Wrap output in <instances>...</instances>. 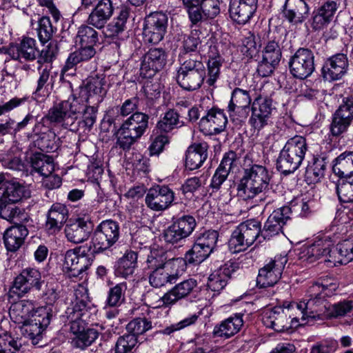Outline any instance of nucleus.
<instances>
[{"instance_id": "obj_3", "label": "nucleus", "mask_w": 353, "mask_h": 353, "mask_svg": "<svg viewBox=\"0 0 353 353\" xmlns=\"http://www.w3.org/2000/svg\"><path fill=\"white\" fill-rule=\"evenodd\" d=\"M271 176L263 165L253 164L243 168V174L237 185V194L244 200L251 199L270 189Z\"/></svg>"}, {"instance_id": "obj_51", "label": "nucleus", "mask_w": 353, "mask_h": 353, "mask_svg": "<svg viewBox=\"0 0 353 353\" xmlns=\"http://www.w3.org/2000/svg\"><path fill=\"white\" fill-rule=\"evenodd\" d=\"M182 1L192 25H196L199 22L207 20L203 13L199 0H182Z\"/></svg>"}, {"instance_id": "obj_43", "label": "nucleus", "mask_w": 353, "mask_h": 353, "mask_svg": "<svg viewBox=\"0 0 353 353\" xmlns=\"http://www.w3.org/2000/svg\"><path fill=\"white\" fill-rule=\"evenodd\" d=\"M137 267V253L130 250L119 259L115 265V274L117 276L128 278L132 275Z\"/></svg>"}, {"instance_id": "obj_40", "label": "nucleus", "mask_w": 353, "mask_h": 353, "mask_svg": "<svg viewBox=\"0 0 353 353\" xmlns=\"http://www.w3.org/2000/svg\"><path fill=\"white\" fill-rule=\"evenodd\" d=\"M332 170L341 179L353 175V151H345L336 157Z\"/></svg>"}, {"instance_id": "obj_50", "label": "nucleus", "mask_w": 353, "mask_h": 353, "mask_svg": "<svg viewBox=\"0 0 353 353\" xmlns=\"http://www.w3.org/2000/svg\"><path fill=\"white\" fill-rule=\"evenodd\" d=\"M201 32L198 30H193L189 35H185L182 41L181 52L179 56V59L181 57H193L189 55L190 52H194L197 50L198 46L201 43L199 37ZM194 57H196L195 55Z\"/></svg>"}, {"instance_id": "obj_14", "label": "nucleus", "mask_w": 353, "mask_h": 353, "mask_svg": "<svg viewBox=\"0 0 353 353\" xmlns=\"http://www.w3.org/2000/svg\"><path fill=\"white\" fill-rule=\"evenodd\" d=\"M196 225V220L192 216L183 215L164 230L163 239L166 243L172 245L181 243L192 233Z\"/></svg>"}, {"instance_id": "obj_41", "label": "nucleus", "mask_w": 353, "mask_h": 353, "mask_svg": "<svg viewBox=\"0 0 353 353\" xmlns=\"http://www.w3.org/2000/svg\"><path fill=\"white\" fill-rule=\"evenodd\" d=\"M181 261L182 259L180 258L168 259L166 252L163 250H152L148 256L146 263L148 269L152 271L163 268L166 265H168L169 267H176Z\"/></svg>"}, {"instance_id": "obj_49", "label": "nucleus", "mask_w": 353, "mask_h": 353, "mask_svg": "<svg viewBox=\"0 0 353 353\" xmlns=\"http://www.w3.org/2000/svg\"><path fill=\"white\" fill-rule=\"evenodd\" d=\"M278 212H272L268 217L264 224L263 229L261 230V237L263 239L278 234L282 232L283 226L285 224L283 221L280 220Z\"/></svg>"}, {"instance_id": "obj_7", "label": "nucleus", "mask_w": 353, "mask_h": 353, "mask_svg": "<svg viewBox=\"0 0 353 353\" xmlns=\"http://www.w3.org/2000/svg\"><path fill=\"white\" fill-rule=\"evenodd\" d=\"M120 236V226L112 219L101 221L94 229L91 241L88 243L97 254L113 246Z\"/></svg>"}, {"instance_id": "obj_37", "label": "nucleus", "mask_w": 353, "mask_h": 353, "mask_svg": "<svg viewBox=\"0 0 353 353\" xmlns=\"http://www.w3.org/2000/svg\"><path fill=\"white\" fill-rule=\"evenodd\" d=\"M24 194L25 187L19 183L2 181L0 185V203H18Z\"/></svg>"}, {"instance_id": "obj_19", "label": "nucleus", "mask_w": 353, "mask_h": 353, "mask_svg": "<svg viewBox=\"0 0 353 353\" xmlns=\"http://www.w3.org/2000/svg\"><path fill=\"white\" fill-rule=\"evenodd\" d=\"M349 59L346 54L336 53L327 58L321 68L323 78L328 81L342 79L349 70Z\"/></svg>"}, {"instance_id": "obj_16", "label": "nucleus", "mask_w": 353, "mask_h": 353, "mask_svg": "<svg viewBox=\"0 0 353 353\" xmlns=\"http://www.w3.org/2000/svg\"><path fill=\"white\" fill-rule=\"evenodd\" d=\"M342 0H325L312 14L309 22L313 30H321L327 27L334 19L341 8Z\"/></svg>"}, {"instance_id": "obj_13", "label": "nucleus", "mask_w": 353, "mask_h": 353, "mask_svg": "<svg viewBox=\"0 0 353 353\" xmlns=\"http://www.w3.org/2000/svg\"><path fill=\"white\" fill-rule=\"evenodd\" d=\"M168 18L162 12H154L144 19L143 35L145 40L157 44L163 40L168 28Z\"/></svg>"}, {"instance_id": "obj_6", "label": "nucleus", "mask_w": 353, "mask_h": 353, "mask_svg": "<svg viewBox=\"0 0 353 353\" xmlns=\"http://www.w3.org/2000/svg\"><path fill=\"white\" fill-rule=\"evenodd\" d=\"M148 114L138 111L133 113L117 130V145L125 151L129 150L145 133L148 128Z\"/></svg>"}, {"instance_id": "obj_24", "label": "nucleus", "mask_w": 353, "mask_h": 353, "mask_svg": "<svg viewBox=\"0 0 353 353\" xmlns=\"http://www.w3.org/2000/svg\"><path fill=\"white\" fill-rule=\"evenodd\" d=\"M114 10L112 0H99L89 13L86 23L97 29H102L112 17Z\"/></svg>"}, {"instance_id": "obj_12", "label": "nucleus", "mask_w": 353, "mask_h": 353, "mask_svg": "<svg viewBox=\"0 0 353 353\" xmlns=\"http://www.w3.org/2000/svg\"><path fill=\"white\" fill-rule=\"evenodd\" d=\"M56 312L52 307H41L38 308L32 315V319L23 323L24 330L32 343L38 344L42 338V332L50 325Z\"/></svg>"}, {"instance_id": "obj_48", "label": "nucleus", "mask_w": 353, "mask_h": 353, "mask_svg": "<svg viewBox=\"0 0 353 353\" xmlns=\"http://www.w3.org/2000/svg\"><path fill=\"white\" fill-rule=\"evenodd\" d=\"M129 10L127 8H122L117 18L110 23L105 30L108 37H118L126 28V22L129 17Z\"/></svg>"}, {"instance_id": "obj_4", "label": "nucleus", "mask_w": 353, "mask_h": 353, "mask_svg": "<svg viewBox=\"0 0 353 353\" xmlns=\"http://www.w3.org/2000/svg\"><path fill=\"white\" fill-rule=\"evenodd\" d=\"M77 37L80 48L69 54L61 70L62 74L68 73L72 70L75 71L77 65L88 61L96 54L95 46L99 43V33L93 26L88 23L81 26Z\"/></svg>"}, {"instance_id": "obj_29", "label": "nucleus", "mask_w": 353, "mask_h": 353, "mask_svg": "<svg viewBox=\"0 0 353 353\" xmlns=\"http://www.w3.org/2000/svg\"><path fill=\"white\" fill-rule=\"evenodd\" d=\"M290 305L288 307L276 306L270 310L265 312L263 316V322L267 327H271L276 332H282L288 330L290 325Z\"/></svg>"}, {"instance_id": "obj_47", "label": "nucleus", "mask_w": 353, "mask_h": 353, "mask_svg": "<svg viewBox=\"0 0 353 353\" xmlns=\"http://www.w3.org/2000/svg\"><path fill=\"white\" fill-rule=\"evenodd\" d=\"M252 99L249 91L236 88L231 94L230 101L228 104V111L234 112L236 108L245 110L250 108Z\"/></svg>"}, {"instance_id": "obj_17", "label": "nucleus", "mask_w": 353, "mask_h": 353, "mask_svg": "<svg viewBox=\"0 0 353 353\" xmlns=\"http://www.w3.org/2000/svg\"><path fill=\"white\" fill-rule=\"evenodd\" d=\"M250 108L252 114L249 124L259 132L268 124L274 109L272 100L267 96L259 95L253 100Z\"/></svg>"}, {"instance_id": "obj_55", "label": "nucleus", "mask_w": 353, "mask_h": 353, "mask_svg": "<svg viewBox=\"0 0 353 353\" xmlns=\"http://www.w3.org/2000/svg\"><path fill=\"white\" fill-rule=\"evenodd\" d=\"M137 343V338L134 335L124 334L118 338L111 353H134Z\"/></svg>"}, {"instance_id": "obj_36", "label": "nucleus", "mask_w": 353, "mask_h": 353, "mask_svg": "<svg viewBox=\"0 0 353 353\" xmlns=\"http://www.w3.org/2000/svg\"><path fill=\"white\" fill-rule=\"evenodd\" d=\"M175 267H169L166 265L163 268L150 271L149 283L156 288L165 286L167 283H174L178 279V270Z\"/></svg>"}, {"instance_id": "obj_54", "label": "nucleus", "mask_w": 353, "mask_h": 353, "mask_svg": "<svg viewBox=\"0 0 353 353\" xmlns=\"http://www.w3.org/2000/svg\"><path fill=\"white\" fill-rule=\"evenodd\" d=\"M325 170V159L323 158L315 159L312 164L307 167L305 176L311 183H316L324 176Z\"/></svg>"}, {"instance_id": "obj_10", "label": "nucleus", "mask_w": 353, "mask_h": 353, "mask_svg": "<svg viewBox=\"0 0 353 353\" xmlns=\"http://www.w3.org/2000/svg\"><path fill=\"white\" fill-rule=\"evenodd\" d=\"M219 233L216 230H207L199 234L190 250L185 254L183 261L188 264H199L213 252L217 240Z\"/></svg>"}, {"instance_id": "obj_59", "label": "nucleus", "mask_w": 353, "mask_h": 353, "mask_svg": "<svg viewBox=\"0 0 353 353\" xmlns=\"http://www.w3.org/2000/svg\"><path fill=\"white\" fill-rule=\"evenodd\" d=\"M152 327V321L145 317H138L130 321L127 326L126 330L129 332L128 334L137 336L142 334Z\"/></svg>"}, {"instance_id": "obj_21", "label": "nucleus", "mask_w": 353, "mask_h": 353, "mask_svg": "<svg viewBox=\"0 0 353 353\" xmlns=\"http://www.w3.org/2000/svg\"><path fill=\"white\" fill-rule=\"evenodd\" d=\"M167 62V54L161 48L150 49L142 57L141 75L144 78H151L161 70Z\"/></svg>"}, {"instance_id": "obj_15", "label": "nucleus", "mask_w": 353, "mask_h": 353, "mask_svg": "<svg viewBox=\"0 0 353 353\" xmlns=\"http://www.w3.org/2000/svg\"><path fill=\"white\" fill-rule=\"evenodd\" d=\"M291 74L296 78L305 79L315 69L314 52L305 48H300L291 57L289 62Z\"/></svg>"}, {"instance_id": "obj_58", "label": "nucleus", "mask_w": 353, "mask_h": 353, "mask_svg": "<svg viewBox=\"0 0 353 353\" xmlns=\"http://www.w3.org/2000/svg\"><path fill=\"white\" fill-rule=\"evenodd\" d=\"M285 145L289 148L290 152L294 153L297 157H301L303 162L307 151V143L305 137L296 135L288 139Z\"/></svg>"}, {"instance_id": "obj_26", "label": "nucleus", "mask_w": 353, "mask_h": 353, "mask_svg": "<svg viewBox=\"0 0 353 353\" xmlns=\"http://www.w3.org/2000/svg\"><path fill=\"white\" fill-rule=\"evenodd\" d=\"M258 0H231L230 16L239 24L244 25L253 17L257 8Z\"/></svg>"}, {"instance_id": "obj_22", "label": "nucleus", "mask_w": 353, "mask_h": 353, "mask_svg": "<svg viewBox=\"0 0 353 353\" xmlns=\"http://www.w3.org/2000/svg\"><path fill=\"white\" fill-rule=\"evenodd\" d=\"M92 231V222L89 217L77 218L65 228L68 241L77 244L88 240Z\"/></svg>"}, {"instance_id": "obj_11", "label": "nucleus", "mask_w": 353, "mask_h": 353, "mask_svg": "<svg viewBox=\"0 0 353 353\" xmlns=\"http://www.w3.org/2000/svg\"><path fill=\"white\" fill-rule=\"evenodd\" d=\"M43 283L39 270L27 268L14 279L10 292L22 297L33 288L40 291Z\"/></svg>"}, {"instance_id": "obj_33", "label": "nucleus", "mask_w": 353, "mask_h": 353, "mask_svg": "<svg viewBox=\"0 0 353 353\" xmlns=\"http://www.w3.org/2000/svg\"><path fill=\"white\" fill-rule=\"evenodd\" d=\"M68 218V210L63 204L54 203L48 212L46 229L50 234L56 233L61 229Z\"/></svg>"}, {"instance_id": "obj_53", "label": "nucleus", "mask_w": 353, "mask_h": 353, "mask_svg": "<svg viewBox=\"0 0 353 353\" xmlns=\"http://www.w3.org/2000/svg\"><path fill=\"white\" fill-rule=\"evenodd\" d=\"M127 290V283L122 282L110 288L106 304L110 307H118L125 301V292Z\"/></svg>"}, {"instance_id": "obj_38", "label": "nucleus", "mask_w": 353, "mask_h": 353, "mask_svg": "<svg viewBox=\"0 0 353 353\" xmlns=\"http://www.w3.org/2000/svg\"><path fill=\"white\" fill-rule=\"evenodd\" d=\"M301 157H297L294 153L290 152L285 145L279 153L276 161V168L285 175H288L296 170L301 165Z\"/></svg>"}, {"instance_id": "obj_39", "label": "nucleus", "mask_w": 353, "mask_h": 353, "mask_svg": "<svg viewBox=\"0 0 353 353\" xmlns=\"http://www.w3.org/2000/svg\"><path fill=\"white\" fill-rule=\"evenodd\" d=\"M105 85V78L103 75L90 77L85 86L88 94L86 102L90 103V99L95 97L96 104L101 103L107 92Z\"/></svg>"}, {"instance_id": "obj_20", "label": "nucleus", "mask_w": 353, "mask_h": 353, "mask_svg": "<svg viewBox=\"0 0 353 353\" xmlns=\"http://www.w3.org/2000/svg\"><path fill=\"white\" fill-rule=\"evenodd\" d=\"M174 198V192L168 186L157 185L148 190L145 201L150 209L159 212L168 209Z\"/></svg>"}, {"instance_id": "obj_8", "label": "nucleus", "mask_w": 353, "mask_h": 353, "mask_svg": "<svg viewBox=\"0 0 353 353\" xmlns=\"http://www.w3.org/2000/svg\"><path fill=\"white\" fill-rule=\"evenodd\" d=\"M261 236V223L254 219L248 220L239 225L233 231L229 247L233 252L245 250Z\"/></svg>"}, {"instance_id": "obj_64", "label": "nucleus", "mask_w": 353, "mask_h": 353, "mask_svg": "<svg viewBox=\"0 0 353 353\" xmlns=\"http://www.w3.org/2000/svg\"><path fill=\"white\" fill-rule=\"evenodd\" d=\"M52 22L48 17H43L39 21L38 37L42 43L49 41L54 32Z\"/></svg>"}, {"instance_id": "obj_46", "label": "nucleus", "mask_w": 353, "mask_h": 353, "mask_svg": "<svg viewBox=\"0 0 353 353\" xmlns=\"http://www.w3.org/2000/svg\"><path fill=\"white\" fill-rule=\"evenodd\" d=\"M185 125L179 114L174 109H170L157 122L156 128L161 133H168Z\"/></svg>"}, {"instance_id": "obj_42", "label": "nucleus", "mask_w": 353, "mask_h": 353, "mask_svg": "<svg viewBox=\"0 0 353 353\" xmlns=\"http://www.w3.org/2000/svg\"><path fill=\"white\" fill-rule=\"evenodd\" d=\"M36 41L30 37H25L13 50L12 59L23 61H32L37 57Z\"/></svg>"}, {"instance_id": "obj_44", "label": "nucleus", "mask_w": 353, "mask_h": 353, "mask_svg": "<svg viewBox=\"0 0 353 353\" xmlns=\"http://www.w3.org/2000/svg\"><path fill=\"white\" fill-rule=\"evenodd\" d=\"M33 310L34 305L31 301L21 300L11 305L9 314L15 323L23 324L28 321Z\"/></svg>"}, {"instance_id": "obj_23", "label": "nucleus", "mask_w": 353, "mask_h": 353, "mask_svg": "<svg viewBox=\"0 0 353 353\" xmlns=\"http://www.w3.org/2000/svg\"><path fill=\"white\" fill-rule=\"evenodd\" d=\"M310 10L305 0H285L282 14L290 23L296 26L303 23L308 18Z\"/></svg>"}, {"instance_id": "obj_63", "label": "nucleus", "mask_w": 353, "mask_h": 353, "mask_svg": "<svg viewBox=\"0 0 353 353\" xmlns=\"http://www.w3.org/2000/svg\"><path fill=\"white\" fill-rule=\"evenodd\" d=\"M17 203H0V217L12 222L19 221L23 216V210L16 205Z\"/></svg>"}, {"instance_id": "obj_34", "label": "nucleus", "mask_w": 353, "mask_h": 353, "mask_svg": "<svg viewBox=\"0 0 353 353\" xmlns=\"http://www.w3.org/2000/svg\"><path fill=\"white\" fill-rule=\"evenodd\" d=\"M28 230L23 225L17 224L9 228L4 233L3 241L10 252L17 251L24 243Z\"/></svg>"}, {"instance_id": "obj_28", "label": "nucleus", "mask_w": 353, "mask_h": 353, "mask_svg": "<svg viewBox=\"0 0 353 353\" xmlns=\"http://www.w3.org/2000/svg\"><path fill=\"white\" fill-rule=\"evenodd\" d=\"M238 268L239 265L236 263L228 261L210 275L208 288L212 292L219 293L226 286L232 274Z\"/></svg>"}, {"instance_id": "obj_62", "label": "nucleus", "mask_w": 353, "mask_h": 353, "mask_svg": "<svg viewBox=\"0 0 353 353\" xmlns=\"http://www.w3.org/2000/svg\"><path fill=\"white\" fill-rule=\"evenodd\" d=\"M21 347L22 343L18 338L14 339L8 333L0 335V353H19Z\"/></svg>"}, {"instance_id": "obj_60", "label": "nucleus", "mask_w": 353, "mask_h": 353, "mask_svg": "<svg viewBox=\"0 0 353 353\" xmlns=\"http://www.w3.org/2000/svg\"><path fill=\"white\" fill-rule=\"evenodd\" d=\"M56 134L52 130H48L46 132L41 133L37 140L38 147L42 151L52 152L56 151L59 145L57 143Z\"/></svg>"}, {"instance_id": "obj_2", "label": "nucleus", "mask_w": 353, "mask_h": 353, "mask_svg": "<svg viewBox=\"0 0 353 353\" xmlns=\"http://www.w3.org/2000/svg\"><path fill=\"white\" fill-rule=\"evenodd\" d=\"M330 240L319 239L310 245L303 247L299 258L308 263H313L328 255L325 261L340 264H347L353 260V236L338 243L334 250L330 249Z\"/></svg>"}, {"instance_id": "obj_52", "label": "nucleus", "mask_w": 353, "mask_h": 353, "mask_svg": "<svg viewBox=\"0 0 353 353\" xmlns=\"http://www.w3.org/2000/svg\"><path fill=\"white\" fill-rule=\"evenodd\" d=\"M336 189L340 201L353 202V174L339 180Z\"/></svg>"}, {"instance_id": "obj_35", "label": "nucleus", "mask_w": 353, "mask_h": 353, "mask_svg": "<svg viewBox=\"0 0 353 353\" xmlns=\"http://www.w3.org/2000/svg\"><path fill=\"white\" fill-rule=\"evenodd\" d=\"M208 158L207 143H194L188 147L185 155V167L190 170L199 168Z\"/></svg>"}, {"instance_id": "obj_5", "label": "nucleus", "mask_w": 353, "mask_h": 353, "mask_svg": "<svg viewBox=\"0 0 353 353\" xmlns=\"http://www.w3.org/2000/svg\"><path fill=\"white\" fill-rule=\"evenodd\" d=\"M176 81L183 90L193 91L200 88L206 77L205 66L200 57H184L179 59Z\"/></svg>"}, {"instance_id": "obj_9", "label": "nucleus", "mask_w": 353, "mask_h": 353, "mask_svg": "<svg viewBox=\"0 0 353 353\" xmlns=\"http://www.w3.org/2000/svg\"><path fill=\"white\" fill-rule=\"evenodd\" d=\"M96 253L88 243L73 250L66 251L64 257L63 268L71 277L83 276V274L91 266Z\"/></svg>"}, {"instance_id": "obj_45", "label": "nucleus", "mask_w": 353, "mask_h": 353, "mask_svg": "<svg viewBox=\"0 0 353 353\" xmlns=\"http://www.w3.org/2000/svg\"><path fill=\"white\" fill-rule=\"evenodd\" d=\"M32 169L41 176H48L54 170V160L52 157L41 152L34 153L30 158Z\"/></svg>"}, {"instance_id": "obj_27", "label": "nucleus", "mask_w": 353, "mask_h": 353, "mask_svg": "<svg viewBox=\"0 0 353 353\" xmlns=\"http://www.w3.org/2000/svg\"><path fill=\"white\" fill-rule=\"evenodd\" d=\"M76 301L73 305L68 307L65 311L68 320L72 323L71 330L74 329L78 321L81 320L85 314L90 303L86 289H78L75 292Z\"/></svg>"}, {"instance_id": "obj_61", "label": "nucleus", "mask_w": 353, "mask_h": 353, "mask_svg": "<svg viewBox=\"0 0 353 353\" xmlns=\"http://www.w3.org/2000/svg\"><path fill=\"white\" fill-rule=\"evenodd\" d=\"M353 310V301H343L339 303L329 305L327 317L336 319L344 316Z\"/></svg>"}, {"instance_id": "obj_56", "label": "nucleus", "mask_w": 353, "mask_h": 353, "mask_svg": "<svg viewBox=\"0 0 353 353\" xmlns=\"http://www.w3.org/2000/svg\"><path fill=\"white\" fill-rule=\"evenodd\" d=\"M72 332L76 334V337L73 339L74 346L81 349H85L90 345L99 336V333L94 329H88L83 331Z\"/></svg>"}, {"instance_id": "obj_31", "label": "nucleus", "mask_w": 353, "mask_h": 353, "mask_svg": "<svg viewBox=\"0 0 353 353\" xmlns=\"http://www.w3.org/2000/svg\"><path fill=\"white\" fill-rule=\"evenodd\" d=\"M325 297L308 299L307 302H301L296 304V307L302 314L301 319L303 320L308 317L314 319L316 316H319L322 314L327 316V308L330 304L327 302Z\"/></svg>"}, {"instance_id": "obj_32", "label": "nucleus", "mask_w": 353, "mask_h": 353, "mask_svg": "<svg viewBox=\"0 0 353 353\" xmlns=\"http://www.w3.org/2000/svg\"><path fill=\"white\" fill-rule=\"evenodd\" d=\"M243 325V314H235L214 326L213 335L229 339L237 334Z\"/></svg>"}, {"instance_id": "obj_1", "label": "nucleus", "mask_w": 353, "mask_h": 353, "mask_svg": "<svg viewBox=\"0 0 353 353\" xmlns=\"http://www.w3.org/2000/svg\"><path fill=\"white\" fill-rule=\"evenodd\" d=\"M89 103L72 95L50 108L44 119L72 132L90 131L96 122L98 109Z\"/></svg>"}, {"instance_id": "obj_57", "label": "nucleus", "mask_w": 353, "mask_h": 353, "mask_svg": "<svg viewBox=\"0 0 353 353\" xmlns=\"http://www.w3.org/2000/svg\"><path fill=\"white\" fill-rule=\"evenodd\" d=\"M223 59L220 56L211 57L208 59V74L205 77V82L209 86H214L220 76V70L222 66Z\"/></svg>"}, {"instance_id": "obj_25", "label": "nucleus", "mask_w": 353, "mask_h": 353, "mask_svg": "<svg viewBox=\"0 0 353 353\" xmlns=\"http://www.w3.org/2000/svg\"><path fill=\"white\" fill-rule=\"evenodd\" d=\"M227 123L228 119L223 110L212 108L201 119L199 125L204 133L216 135L225 130Z\"/></svg>"}, {"instance_id": "obj_18", "label": "nucleus", "mask_w": 353, "mask_h": 353, "mask_svg": "<svg viewBox=\"0 0 353 353\" xmlns=\"http://www.w3.org/2000/svg\"><path fill=\"white\" fill-rule=\"evenodd\" d=\"M287 261L286 256H276L259 269L256 278L257 286L265 288L275 285L281 279Z\"/></svg>"}, {"instance_id": "obj_30", "label": "nucleus", "mask_w": 353, "mask_h": 353, "mask_svg": "<svg viewBox=\"0 0 353 353\" xmlns=\"http://www.w3.org/2000/svg\"><path fill=\"white\" fill-rule=\"evenodd\" d=\"M196 286V281L194 279H190L185 280L173 287L167 292L159 302L162 305H171L176 303L178 301L188 296Z\"/></svg>"}]
</instances>
